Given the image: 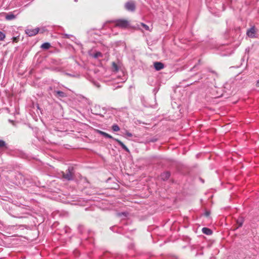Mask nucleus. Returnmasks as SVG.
Returning <instances> with one entry per match:
<instances>
[{
    "mask_svg": "<svg viewBox=\"0 0 259 259\" xmlns=\"http://www.w3.org/2000/svg\"><path fill=\"white\" fill-rule=\"evenodd\" d=\"M209 213L208 212H206L205 213V215H206V216H208V215H209Z\"/></svg>",
    "mask_w": 259,
    "mask_h": 259,
    "instance_id": "nucleus-26",
    "label": "nucleus"
},
{
    "mask_svg": "<svg viewBox=\"0 0 259 259\" xmlns=\"http://www.w3.org/2000/svg\"><path fill=\"white\" fill-rule=\"evenodd\" d=\"M112 69L114 72H117L118 70V66L115 62L112 63Z\"/></svg>",
    "mask_w": 259,
    "mask_h": 259,
    "instance_id": "nucleus-17",
    "label": "nucleus"
},
{
    "mask_svg": "<svg viewBox=\"0 0 259 259\" xmlns=\"http://www.w3.org/2000/svg\"><path fill=\"white\" fill-rule=\"evenodd\" d=\"M16 18L15 15L12 13H9L6 16V19L7 20H12Z\"/></svg>",
    "mask_w": 259,
    "mask_h": 259,
    "instance_id": "nucleus-13",
    "label": "nucleus"
},
{
    "mask_svg": "<svg viewBox=\"0 0 259 259\" xmlns=\"http://www.w3.org/2000/svg\"><path fill=\"white\" fill-rule=\"evenodd\" d=\"M64 36H65V37H66V38H69L70 36L73 37L72 35H69V34H65Z\"/></svg>",
    "mask_w": 259,
    "mask_h": 259,
    "instance_id": "nucleus-24",
    "label": "nucleus"
},
{
    "mask_svg": "<svg viewBox=\"0 0 259 259\" xmlns=\"http://www.w3.org/2000/svg\"><path fill=\"white\" fill-rule=\"evenodd\" d=\"M6 145V142L3 140H0V147H5Z\"/></svg>",
    "mask_w": 259,
    "mask_h": 259,
    "instance_id": "nucleus-21",
    "label": "nucleus"
},
{
    "mask_svg": "<svg viewBox=\"0 0 259 259\" xmlns=\"http://www.w3.org/2000/svg\"><path fill=\"white\" fill-rule=\"evenodd\" d=\"M112 130L114 132H118V131H119L120 130V128H119V127L118 126V125H117L116 124H114L112 126Z\"/></svg>",
    "mask_w": 259,
    "mask_h": 259,
    "instance_id": "nucleus-16",
    "label": "nucleus"
},
{
    "mask_svg": "<svg viewBox=\"0 0 259 259\" xmlns=\"http://www.w3.org/2000/svg\"><path fill=\"white\" fill-rule=\"evenodd\" d=\"M97 131L99 134L104 136L105 138L112 139H114L111 135H110L109 134H108L104 132H103V131H101L100 130H97Z\"/></svg>",
    "mask_w": 259,
    "mask_h": 259,
    "instance_id": "nucleus-11",
    "label": "nucleus"
},
{
    "mask_svg": "<svg viewBox=\"0 0 259 259\" xmlns=\"http://www.w3.org/2000/svg\"><path fill=\"white\" fill-rule=\"evenodd\" d=\"M16 218H24V217H22V216H16Z\"/></svg>",
    "mask_w": 259,
    "mask_h": 259,
    "instance_id": "nucleus-27",
    "label": "nucleus"
},
{
    "mask_svg": "<svg viewBox=\"0 0 259 259\" xmlns=\"http://www.w3.org/2000/svg\"><path fill=\"white\" fill-rule=\"evenodd\" d=\"M95 114L96 115H100L101 114L100 113H98V112H96V113H95Z\"/></svg>",
    "mask_w": 259,
    "mask_h": 259,
    "instance_id": "nucleus-28",
    "label": "nucleus"
},
{
    "mask_svg": "<svg viewBox=\"0 0 259 259\" xmlns=\"http://www.w3.org/2000/svg\"><path fill=\"white\" fill-rule=\"evenodd\" d=\"M170 177V173L168 171L163 172L162 174L160 176L161 179L165 181L167 180Z\"/></svg>",
    "mask_w": 259,
    "mask_h": 259,
    "instance_id": "nucleus-9",
    "label": "nucleus"
},
{
    "mask_svg": "<svg viewBox=\"0 0 259 259\" xmlns=\"http://www.w3.org/2000/svg\"><path fill=\"white\" fill-rule=\"evenodd\" d=\"M74 1L76 2H77V0H74Z\"/></svg>",
    "mask_w": 259,
    "mask_h": 259,
    "instance_id": "nucleus-31",
    "label": "nucleus"
},
{
    "mask_svg": "<svg viewBox=\"0 0 259 259\" xmlns=\"http://www.w3.org/2000/svg\"><path fill=\"white\" fill-rule=\"evenodd\" d=\"M55 96L57 97L63 98V97L67 96L66 94L64 92H62V91H55Z\"/></svg>",
    "mask_w": 259,
    "mask_h": 259,
    "instance_id": "nucleus-10",
    "label": "nucleus"
},
{
    "mask_svg": "<svg viewBox=\"0 0 259 259\" xmlns=\"http://www.w3.org/2000/svg\"><path fill=\"white\" fill-rule=\"evenodd\" d=\"M256 86L259 87V80L256 82Z\"/></svg>",
    "mask_w": 259,
    "mask_h": 259,
    "instance_id": "nucleus-25",
    "label": "nucleus"
},
{
    "mask_svg": "<svg viewBox=\"0 0 259 259\" xmlns=\"http://www.w3.org/2000/svg\"><path fill=\"white\" fill-rule=\"evenodd\" d=\"M51 47V45L49 42H45L42 44L41 46V48L42 49L48 50Z\"/></svg>",
    "mask_w": 259,
    "mask_h": 259,
    "instance_id": "nucleus-15",
    "label": "nucleus"
},
{
    "mask_svg": "<svg viewBox=\"0 0 259 259\" xmlns=\"http://www.w3.org/2000/svg\"><path fill=\"white\" fill-rule=\"evenodd\" d=\"M202 232L206 235H211L212 234V231L207 228H203L202 229Z\"/></svg>",
    "mask_w": 259,
    "mask_h": 259,
    "instance_id": "nucleus-12",
    "label": "nucleus"
},
{
    "mask_svg": "<svg viewBox=\"0 0 259 259\" xmlns=\"http://www.w3.org/2000/svg\"><path fill=\"white\" fill-rule=\"evenodd\" d=\"M114 141L117 142L118 144L122 147L123 149H124L125 151L129 152L130 150L127 148V147L120 140L117 139H113Z\"/></svg>",
    "mask_w": 259,
    "mask_h": 259,
    "instance_id": "nucleus-8",
    "label": "nucleus"
},
{
    "mask_svg": "<svg viewBox=\"0 0 259 259\" xmlns=\"http://www.w3.org/2000/svg\"><path fill=\"white\" fill-rule=\"evenodd\" d=\"M154 66L155 69L157 70H160L164 68V65L163 63L159 62H156L154 63Z\"/></svg>",
    "mask_w": 259,
    "mask_h": 259,
    "instance_id": "nucleus-6",
    "label": "nucleus"
},
{
    "mask_svg": "<svg viewBox=\"0 0 259 259\" xmlns=\"http://www.w3.org/2000/svg\"><path fill=\"white\" fill-rule=\"evenodd\" d=\"M9 121H10V122H13L12 120H9Z\"/></svg>",
    "mask_w": 259,
    "mask_h": 259,
    "instance_id": "nucleus-29",
    "label": "nucleus"
},
{
    "mask_svg": "<svg viewBox=\"0 0 259 259\" xmlns=\"http://www.w3.org/2000/svg\"><path fill=\"white\" fill-rule=\"evenodd\" d=\"M125 7L128 11H134L135 9V5L134 2H129L125 4Z\"/></svg>",
    "mask_w": 259,
    "mask_h": 259,
    "instance_id": "nucleus-5",
    "label": "nucleus"
},
{
    "mask_svg": "<svg viewBox=\"0 0 259 259\" xmlns=\"http://www.w3.org/2000/svg\"><path fill=\"white\" fill-rule=\"evenodd\" d=\"M5 34L0 31V40H3L5 38Z\"/></svg>",
    "mask_w": 259,
    "mask_h": 259,
    "instance_id": "nucleus-19",
    "label": "nucleus"
},
{
    "mask_svg": "<svg viewBox=\"0 0 259 259\" xmlns=\"http://www.w3.org/2000/svg\"><path fill=\"white\" fill-rule=\"evenodd\" d=\"M90 55L94 58H98L102 57V54L100 52H97L94 54H90Z\"/></svg>",
    "mask_w": 259,
    "mask_h": 259,
    "instance_id": "nucleus-14",
    "label": "nucleus"
},
{
    "mask_svg": "<svg viewBox=\"0 0 259 259\" xmlns=\"http://www.w3.org/2000/svg\"><path fill=\"white\" fill-rule=\"evenodd\" d=\"M39 31V28H28L25 30V33L29 36H32L38 33Z\"/></svg>",
    "mask_w": 259,
    "mask_h": 259,
    "instance_id": "nucleus-3",
    "label": "nucleus"
},
{
    "mask_svg": "<svg viewBox=\"0 0 259 259\" xmlns=\"http://www.w3.org/2000/svg\"><path fill=\"white\" fill-rule=\"evenodd\" d=\"M115 26L121 28H126L129 26V23L127 20L119 19L115 21Z\"/></svg>",
    "mask_w": 259,
    "mask_h": 259,
    "instance_id": "nucleus-1",
    "label": "nucleus"
},
{
    "mask_svg": "<svg viewBox=\"0 0 259 259\" xmlns=\"http://www.w3.org/2000/svg\"><path fill=\"white\" fill-rule=\"evenodd\" d=\"M237 223L238 224L239 227H241V226H242V225L243 224V220L242 219H238L237 220Z\"/></svg>",
    "mask_w": 259,
    "mask_h": 259,
    "instance_id": "nucleus-20",
    "label": "nucleus"
},
{
    "mask_svg": "<svg viewBox=\"0 0 259 259\" xmlns=\"http://www.w3.org/2000/svg\"><path fill=\"white\" fill-rule=\"evenodd\" d=\"M73 168L69 167L66 170V173H63V177L67 180H71L73 179V174L72 172Z\"/></svg>",
    "mask_w": 259,
    "mask_h": 259,
    "instance_id": "nucleus-2",
    "label": "nucleus"
},
{
    "mask_svg": "<svg viewBox=\"0 0 259 259\" xmlns=\"http://www.w3.org/2000/svg\"><path fill=\"white\" fill-rule=\"evenodd\" d=\"M126 136H127L128 137H132L133 136V135L132 133L128 132V131H126L125 133L124 134Z\"/></svg>",
    "mask_w": 259,
    "mask_h": 259,
    "instance_id": "nucleus-22",
    "label": "nucleus"
},
{
    "mask_svg": "<svg viewBox=\"0 0 259 259\" xmlns=\"http://www.w3.org/2000/svg\"><path fill=\"white\" fill-rule=\"evenodd\" d=\"M19 38L18 37H13L12 38V40L13 42H17L18 41Z\"/></svg>",
    "mask_w": 259,
    "mask_h": 259,
    "instance_id": "nucleus-23",
    "label": "nucleus"
},
{
    "mask_svg": "<svg viewBox=\"0 0 259 259\" xmlns=\"http://www.w3.org/2000/svg\"><path fill=\"white\" fill-rule=\"evenodd\" d=\"M141 25L143 27V28L144 29H145L146 30L150 31V29L149 27L147 25H146V24H144L143 23H141Z\"/></svg>",
    "mask_w": 259,
    "mask_h": 259,
    "instance_id": "nucleus-18",
    "label": "nucleus"
},
{
    "mask_svg": "<svg viewBox=\"0 0 259 259\" xmlns=\"http://www.w3.org/2000/svg\"><path fill=\"white\" fill-rule=\"evenodd\" d=\"M122 214H123V215H125V213L124 212L122 213Z\"/></svg>",
    "mask_w": 259,
    "mask_h": 259,
    "instance_id": "nucleus-30",
    "label": "nucleus"
},
{
    "mask_svg": "<svg viewBox=\"0 0 259 259\" xmlns=\"http://www.w3.org/2000/svg\"><path fill=\"white\" fill-rule=\"evenodd\" d=\"M256 30L254 26L251 27L250 29L247 30L246 34L250 38H254L255 37Z\"/></svg>",
    "mask_w": 259,
    "mask_h": 259,
    "instance_id": "nucleus-4",
    "label": "nucleus"
},
{
    "mask_svg": "<svg viewBox=\"0 0 259 259\" xmlns=\"http://www.w3.org/2000/svg\"><path fill=\"white\" fill-rule=\"evenodd\" d=\"M114 141L117 142L118 144L122 147L123 149H124L125 151L129 152L130 150L127 148V147L120 140L117 139H113Z\"/></svg>",
    "mask_w": 259,
    "mask_h": 259,
    "instance_id": "nucleus-7",
    "label": "nucleus"
}]
</instances>
